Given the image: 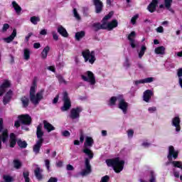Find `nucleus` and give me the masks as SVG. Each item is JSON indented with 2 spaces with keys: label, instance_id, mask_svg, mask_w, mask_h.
Instances as JSON below:
<instances>
[{
  "label": "nucleus",
  "instance_id": "nucleus-53",
  "mask_svg": "<svg viewBox=\"0 0 182 182\" xmlns=\"http://www.w3.org/2000/svg\"><path fill=\"white\" fill-rule=\"evenodd\" d=\"M156 32H158V33H163L164 28H163V26H159L156 28Z\"/></svg>",
  "mask_w": 182,
  "mask_h": 182
},
{
  "label": "nucleus",
  "instance_id": "nucleus-26",
  "mask_svg": "<svg viewBox=\"0 0 182 182\" xmlns=\"http://www.w3.org/2000/svg\"><path fill=\"white\" fill-rule=\"evenodd\" d=\"M11 97H12V91L9 90L6 92V94L4 97V99H3L4 105H6V103H8L11 100Z\"/></svg>",
  "mask_w": 182,
  "mask_h": 182
},
{
  "label": "nucleus",
  "instance_id": "nucleus-61",
  "mask_svg": "<svg viewBox=\"0 0 182 182\" xmlns=\"http://www.w3.org/2000/svg\"><path fill=\"white\" fill-rule=\"evenodd\" d=\"M33 48H35V49H39V48H41V43H34Z\"/></svg>",
  "mask_w": 182,
  "mask_h": 182
},
{
  "label": "nucleus",
  "instance_id": "nucleus-3",
  "mask_svg": "<svg viewBox=\"0 0 182 182\" xmlns=\"http://www.w3.org/2000/svg\"><path fill=\"white\" fill-rule=\"evenodd\" d=\"M93 143H95V141H93V138L90 136H87L85 138L83 153H85V154H86V156H87V157L90 160L93 159V152L92 151V150H90L89 147H92V146H93Z\"/></svg>",
  "mask_w": 182,
  "mask_h": 182
},
{
  "label": "nucleus",
  "instance_id": "nucleus-7",
  "mask_svg": "<svg viewBox=\"0 0 182 182\" xmlns=\"http://www.w3.org/2000/svg\"><path fill=\"white\" fill-rule=\"evenodd\" d=\"M82 80L87 82L92 86L96 85V77L92 71H87L82 75H81Z\"/></svg>",
  "mask_w": 182,
  "mask_h": 182
},
{
  "label": "nucleus",
  "instance_id": "nucleus-20",
  "mask_svg": "<svg viewBox=\"0 0 182 182\" xmlns=\"http://www.w3.org/2000/svg\"><path fill=\"white\" fill-rule=\"evenodd\" d=\"M43 143V139H38L36 141V144L33 146V151L36 154L39 153V150H41V147L42 146V144Z\"/></svg>",
  "mask_w": 182,
  "mask_h": 182
},
{
  "label": "nucleus",
  "instance_id": "nucleus-34",
  "mask_svg": "<svg viewBox=\"0 0 182 182\" xmlns=\"http://www.w3.org/2000/svg\"><path fill=\"white\" fill-rule=\"evenodd\" d=\"M146 50H147V47H146V46L144 45L141 46V49L138 53L139 59H141L143 58L144 53H146Z\"/></svg>",
  "mask_w": 182,
  "mask_h": 182
},
{
  "label": "nucleus",
  "instance_id": "nucleus-54",
  "mask_svg": "<svg viewBox=\"0 0 182 182\" xmlns=\"http://www.w3.org/2000/svg\"><path fill=\"white\" fill-rule=\"evenodd\" d=\"M2 129H4V119L0 118V133L2 132Z\"/></svg>",
  "mask_w": 182,
  "mask_h": 182
},
{
  "label": "nucleus",
  "instance_id": "nucleus-24",
  "mask_svg": "<svg viewBox=\"0 0 182 182\" xmlns=\"http://www.w3.org/2000/svg\"><path fill=\"white\" fill-rule=\"evenodd\" d=\"M154 80V77H147L142 80L135 81V85H140V83H151Z\"/></svg>",
  "mask_w": 182,
  "mask_h": 182
},
{
  "label": "nucleus",
  "instance_id": "nucleus-64",
  "mask_svg": "<svg viewBox=\"0 0 182 182\" xmlns=\"http://www.w3.org/2000/svg\"><path fill=\"white\" fill-rule=\"evenodd\" d=\"M63 164V163L60 161H59L56 163L57 167H62Z\"/></svg>",
  "mask_w": 182,
  "mask_h": 182
},
{
  "label": "nucleus",
  "instance_id": "nucleus-23",
  "mask_svg": "<svg viewBox=\"0 0 182 182\" xmlns=\"http://www.w3.org/2000/svg\"><path fill=\"white\" fill-rule=\"evenodd\" d=\"M151 96H153V92H151V90H146L144 92V102H149Z\"/></svg>",
  "mask_w": 182,
  "mask_h": 182
},
{
  "label": "nucleus",
  "instance_id": "nucleus-33",
  "mask_svg": "<svg viewBox=\"0 0 182 182\" xmlns=\"http://www.w3.org/2000/svg\"><path fill=\"white\" fill-rule=\"evenodd\" d=\"M15 144H16V136L12 133L10 134V147H15Z\"/></svg>",
  "mask_w": 182,
  "mask_h": 182
},
{
  "label": "nucleus",
  "instance_id": "nucleus-2",
  "mask_svg": "<svg viewBox=\"0 0 182 182\" xmlns=\"http://www.w3.org/2000/svg\"><path fill=\"white\" fill-rule=\"evenodd\" d=\"M106 164L109 167H113L115 173H120L123 171L124 167V161L120 158H115L114 159H107Z\"/></svg>",
  "mask_w": 182,
  "mask_h": 182
},
{
  "label": "nucleus",
  "instance_id": "nucleus-43",
  "mask_svg": "<svg viewBox=\"0 0 182 182\" xmlns=\"http://www.w3.org/2000/svg\"><path fill=\"white\" fill-rule=\"evenodd\" d=\"M172 165L173 167H177L178 168H181V170H182V162L181 161H173Z\"/></svg>",
  "mask_w": 182,
  "mask_h": 182
},
{
  "label": "nucleus",
  "instance_id": "nucleus-5",
  "mask_svg": "<svg viewBox=\"0 0 182 182\" xmlns=\"http://www.w3.org/2000/svg\"><path fill=\"white\" fill-rule=\"evenodd\" d=\"M18 120L16 121L14 123V127L18 129L21 127V123L22 124H26L29 126L32 122V119L29 117L28 114H22L18 117Z\"/></svg>",
  "mask_w": 182,
  "mask_h": 182
},
{
  "label": "nucleus",
  "instance_id": "nucleus-14",
  "mask_svg": "<svg viewBox=\"0 0 182 182\" xmlns=\"http://www.w3.org/2000/svg\"><path fill=\"white\" fill-rule=\"evenodd\" d=\"M128 41H129V43L131 45V47L134 48H136V46L137 43H136V41L134 40L136 38V32L132 31L131 33L128 35Z\"/></svg>",
  "mask_w": 182,
  "mask_h": 182
},
{
  "label": "nucleus",
  "instance_id": "nucleus-55",
  "mask_svg": "<svg viewBox=\"0 0 182 182\" xmlns=\"http://www.w3.org/2000/svg\"><path fill=\"white\" fill-rule=\"evenodd\" d=\"M151 144L149 143V141H144L143 143H142V146L144 147H150Z\"/></svg>",
  "mask_w": 182,
  "mask_h": 182
},
{
  "label": "nucleus",
  "instance_id": "nucleus-8",
  "mask_svg": "<svg viewBox=\"0 0 182 182\" xmlns=\"http://www.w3.org/2000/svg\"><path fill=\"white\" fill-rule=\"evenodd\" d=\"M118 107L123 112L124 114L127 113V107H129V104L126 102L122 95L118 96Z\"/></svg>",
  "mask_w": 182,
  "mask_h": 182
},
{
  "label": "nucleus",
  "instance_id": "nucleus-30",
  "mask_svg": "<svg viewBox=\"0 0 182 182\" xmlns=\"http://www.w3.org/2000/svg\"><path fill=\"white\" fill-rule=\"evenodd\" d=\"M37 137L38 139V140H41V139H43L42 138V136H43V132L42 131V124H39L37 127Z\"/></svg>",
  "mask_w": 182,
  "mask_h": 182
},
{
  "label": "nucleus",
  "instance_id": "nucleus-58",
  "mask_svg": "<svg viewBox=\"0 0 182 182\" xmlns=\"http://www.w3.org/2000/svg\"><path fill=\"white\" fill-rule=\"evenodd\" d=\"M67 170H68V171H72L73 170H75V168H73V166L68 164L67 165Z\"/></svg>",
  "mask_w": 182,
  "mask_h": 182
},
{
  "label": "nucleus",
  "instance_id": "nucleus-9",
  "mask_svg": "<svg viewBox=\"0 0 182 182\" xmlns=\"http://www.w3.org/2000/svg\"><path fill=\"white\" fill-rule=\"evenodd\" d=\"M64 104L61 107L62 112H66V110H69L70 109V106H72V103L70 102V99L68 96V92H63V99Z\"/></svg>",
  "mask_w": 182,
  "mask_h": 182
},
{
  "label": "nucleus",
  "instance_id": "nucleus-52",
  "mask_svg": "<svg viewBox=\"0 0 182 182\" xmlns=\"http://www.w3.org/2000/svg\"><path fill=\"white\" fill-rule=\"evenodd\" d=\"M52 35L54 41H58L59 39V36H58V33H56L55 31L52 32Z\"/></svg>",
  "mask_w": 182,
  "mask_h": 182
},
{
  "label": "nucleus",
  "instance_id": "nucleus-19",
  "mask_svg": "<svg viewBox=\"0 0 182 182\" xmlns=\"http://www.w3.org/2000/svg\"><path fill=\"white\" fill-rule=\"evenodd\" d=\"M36 170H34V174L37 178V180H42L43 178V175H42V173H43V170L41 169L39 166L36 165Z\"/></svg>",
  "mask_w": 182,
  "mask_h": 182
},
{
  "label": "nucleus",
  "instance_id": "nucleus-36",
  "mask_svg": "<svg viewBox=\"0 0 182 182\" xmlns=\"http://www.w3.org/2000/svg\"><path fill=\"white\" fill-rule=\"evenodd\" d=\"M23 58L25 60H29V59H31V50L29 49L28 48L24 49Z\"/></svg>",
  "mask_w": 182,
  "mask_h": 182
},
{
  "label": "nucleus",
  "instance_id": "nucleus-51",
  "mask_svg": "<svg viewBox=\"0 0 182 182\" xmlns=\"http://www.w3.org/2000/svg\"><path fill=\"white\" fill-rule=\"evenodd\" d=\"M130 62H129L127 60L124 62V68H125V69H129V68H130Z\"/></svg>",
  "mask_w": 182,
  "mask_h": 182
},
{
  "label": "nucleus",
  "instance_id": "nucleus-41",
  "mask_svg": "<svg viewBox=\"0 0 182 182\" xmlns=\"http://www.w3.org/2000/svg\"><path fill=\"white\" fill-rule=\"evenodd\" d=\"M14 166L15 168H21V166H22V163H21V161L18 160V159H15L14 161Z\"/></svg>",
  "mask_w": 182,
  "mask_h": 182
},
{
  "label": "nucleus",
  "instance_id": "nucleus-63",
  "mask_svg": "<svg viewBox=\"0 0 182 182\" xmlns=\"http://www.w3.org/2000/svg\"><path fill=\"white\" fill-rule=\"evenodd\" d=\"M48 70H50L51 72H55V66H49L47 68Z\"/></svg>",
  "mask_w": 182,
  "mask_h": 182
},
{
  "label": "nucleus",
  "instance_id": "nucleus-31",
  "mask_svg": "<svg viewBox=\"0 0 182 182\" xmlns=\"http://www.w3.org/2000/svg\"><path fill=\"white\" fill-rule=\"evenodd\" d=\"M11 4L13 8L16 11V13L19 15V14H21V11H22V8L20 7L19 4H18L16 1H12Z\"/></svg>",
  "mask_w": 182,
  "mask_h": 182
},
{
  "label": "nucleus",
  "instance_id": "nucleus-39",
  "mask_svg": "<svg viewBox=\"0 0 182 182\" xmlns=\"http://www.w3.org/2000/svg\"><path fill=\"white\" fill-rule=\"evenodd\" d=\"M85 36V31H80L75 33V38L77 41H80Z\"/></svg>",
  "mask_w": 182,
  "mask_h": 182
},
{
  "label": "nucleus",
  "instance_id": "nucleus-35",
  "mask_svg": "<svg viewBox=\"0 0 182 182\" xmlns=\"http://www.w3.org/2000/svg\"><path fill=\"white\" fill-rule=\"evenodd\" d=\"M21 100L23 105V107H28L29 105V98H28V97L24 96L21 98Z\"/></svg>",
  "mask_w": 182,
  "mask_h": 182
},
{
  "label": "nucleus",
  "instance_id": "nucleus-32",
  "mask_svg": "<svg viewBox=\"0 0 182 182\" xmlns=\"http://www.w3.org/2000/svg\"><path fill=\"white\" fill-rule=\"evenodd\" d=\"M165 52L166 48H164L163 46L155 48V53H156V55H164Z\"/></svg>",
  "mask_w": 182,
  "mask_h": 182
},
{
  "label": "nucleus",
  "instance_id": "nucleus-16",
  "mask_svg": "<svg viewBox=\"0 0 182 182\" xmlns=\"http://www.w3.org/2000/svg\"><path fill=\"white\" fill-rule=\"evenodd\" d=\"M9 138L8 129H4L1 136L0 135V149L2 147V141L3 143H6Z\"/></svg>",
  "mask_w": 182,
  "mask_h": 182
},
{
  "label": "nucleus",
  "instance_id": "nucleus-13",
  "mask_svg": "<svg viewBox=\"0 0 182 182\" xmlns=\"http://www.w3.org/2000/svg\"><path fill=\"white\" fill-rule=\"evenodd\" d=\"M8 87H11V81L9 80H4L0 86V96H2L5 92H6V89Z\"/></svg>",
  "mask_w": 182,
  "mask_h": 182
},
{
  "label": "nucleus",
  "instance_id": "nucleus-21",
  "mask_svg": "<svg viewBox=\"0 0 182 182\" xmlns=\"http://www.w3.org/2000/svg\"><path fill=\"white\" fill-rule=\"evenodd\" d=\"M172 126L176 127V132H180V118L178 117H176L172 119Z\"/></svg>",
  "mask_w": 182,
  "mask_h": 182
},
{
  "label": "nucleus",
  "instance_id": "nucleus-10",
  "mask_svg": "<svg viewBox=\"0 0 182 182\" xmlns=\"http://www.w3.org/2000/svg\"><path fill=\"white\" fill-rule=\"evenodd\" d=\"M92 172V168L90 166V161L89 159L85 158V168L82 170L80 172L81 176H87V174H90Z\"/></svg>",
  "mask_w": 182,
  "mask_h": 182
},
{
  "label": "nucleus",
  "instance_id": "nucleus-62",
  "mask_svg": "<svg viewBox=\"0 0 182 182\" xmlns=\"http://www.w3.org/2000/svg\"><path fill=\"white\" fill-rule=\"evenodd\" d=\"M48 182H58V178H50Z\"/></svg>",
  "mask_w": 182,
  "mask_h": 182
},
{
  "label": "nucleus",
  "instance_id": "nucleus-44",
  "mask_svg": "<svg viewBox=\"0 0 182 182\" xmlns=\"http://www.w3.org/2000/svg\"><path fill=\"white\" fill-rule=\"evenodd\" d=\"M4 180L5 182H11L14 181V178L9 175H5L4 176Z\"/></svg>",
  "mask_w": 182,
  "mask_h": 182
},
{
  "label": "nucleus",
  "instance_id": "nucleus-48",
  "mask_svg": "<svg viewBox=\"0 0 182 182\" xmlns=\"http://www.w3.org/2000/svg\"><path fill=\"white\" fill-rule=\"evenodd\" d=\"M73 14L75 18H76L77 21H80V16L79 15V14H77V11H76V9H74Z\"/></svg>",
  "mask_w": 182,
  "mask_h": 182
},
{
  "label": "nucleus",
  "instance_id": "nucleus-57",
  "mask_svg": "<svg viewBox=\"0 0 182 182\" xmlns=\"http://www.w3.org/2000/svg\"><path fill=\"white\" fill-rule=\"evenodd\" d=\"M47 34H48V30H46V29H42L40 31V35L45 36V35H47Z\"/></svg>",
  "mask_w": 182,
  "mask_h": 182
},
{
  "label": "nucleus",
  "instance_id": "nucleus-27",
  "mask_svg": "<svg viewBox=\"0 0 182 182\" xmlns=\"http://www.w3.org/2000/svg\"><path fill=\"white\" fill-rule=\"evenodd\" d=\"M58 33H60V35H61L64 38H68V31L65 28H63V26H59L58 28Z\"/></svg>",
  "mask_w": 182,
  "mask_h": 182
},
{
  "label": "nucleus",
  "instance_id": "nucleus-15",
  "mask_svg": "<svg viewBox=\"0 0 182 182\" xmlns=\"http://www.w3.org/2000/svg\"><path fill=\"white\" fill-rule=\"evenodd\" d=\"M82 112V107H78L71 109L70 117L71 119H79L80 113Z\"/></svg>",
  "mask_w": 182,
  "mask_h": 182
},
{
  "label": "nucleus",
  "instance_id": "nucleus-4",
  "mask_svg": "<svg viewBox=\"0 0 182 182\" xmlns=\"http://www.w3.org/2000/svg\"><path fill=\"white\" fill-rule=\"evenodd\" d=\"M112 15L113 14L109 13L103 18L104 28L105 29H107V31H112V29H114V28H117V25H119L117 20H112L110 22L108 21L109 19L112 18Z\"/></svg>",
  "mask_w": 182,
  "mask_h": 182
},
{
  "label": "nucleus",
  "instance_id": "nucleus-50",
  "mask_svg": "<svg viewBox=\"0 0 182 182\" xmlns=\"http://www.w3.org/2000/svg\"><path fill=\"white\" fill-rule=\"evenodd\" d=\"M8 29H9V24H8V23L4 24L3 28H2V32H6V31H8Z\"/></svg>",
  "mask_w": 182,
  "mask_h": 182
},
{
  "label": "nucleus",
  "instance_id": "nucleus-40",
  "mask_svg": "<svg viewBox=\"0 0 182 182\" xmlns=\"http://www.w3.org/2000/svg\"><path fill=\"white\" fill-rule=\"evenodd\" d=\"M31 23H33V25H38V22H39V21H41V18L38 16H32L30 19Z\"/></svg>",
  "mask_w": 182,
  "mask_h": 182
},
{
  "label": "nucleus",
  "instance_id": "nucleus-25",
  "mask_svg": "<svg viewBox=\"0 0 182 182\" xmlns=\"http://www.w3.org/2000/svg\"><path fill=\"white\" fill-rule=\"evenodd\" d=\"M104 25H105V21H103V18H102V24L100 23H95L92 24V28L95 31H99L100 29H105Z\"/></svg>",
  "mask_w": 182,
  "mask_h": 182
},
{
  "label": "nucleus",
  "instance_id": "nucleus-38",
  "mask_svg": "<svg viewBox=\"0 0 182 182\" xmlns=\"http://www.w3.org/2000/svg\"><path fill=\"white\" fill-rule=\"evenodd\" d=\"M49 50H50V48L49 46H46L41 53V56L43 59H46L48 58V53H49Z\"/></svg>",
  "mask_w": 182,
  "mask_h": 182
},
{
  "label": "nucleus",
  "instance_id": "nucleus-17",
  "mask_svg": "<svg viewBox=\"0 0 182 182\" xmlns=\"http://www.w3.org/2000/svg\"><path fill=\"white\" fill-rule=\"evenodd\" d=\"M93 4L95 6V11L97 14H100L103 9V3L100 0H93Z\"/></svg>",
  "mask_w": 182,
  "mask_h": 182
},
{
  "label": "nucleus",
  "instance_id": "nucleus-11",
  "mask_svg": "<svg viewBox=\"0 0 182 182\" xmlns=\"http://www.w3.org/2000/svg\"><path fill=\"white\" fill-rule=\"evenodd\" d=\"M178 157V151L174 150V146H171L168 148V159L169 161H171L173 159L176 160Z\"/></svg>",
  "mask_w": 182,
  "mask_h": 182
},
{
  "label": "nucleus",
  "instance_id": "nucleus-28",
  "mask_svg": "<svg viewBox=\"0 0 182 182\" xmlns=\"http://www.w3.org/2000/svg\"><path fill=\"white\" fill-rule=\"evenodd\" d=\"M16 36V30H14L11 35L7 38H4V42H6V43H10V42H12L14 39H15V37Z\"/></svg>",
  "mask_w": 182,
  "mask_h": 182
},
{
  "label": "nucleus",
  "instance_id": "nucleus-18",
  "mask_svg": "<svg viewBox=\"0 0 182 182\" xmlns=\"http://www.w3.org/2000/svg\"><path fill=\"white\" fill-rule=\"evenodd\" d=\"M171 4H173V0H164V4H161L159 8H166L170 12H173V9H171Z\"/></svg>",
  "mask_w": 182,
  "mask_h": 182
},
{
  "label": "nucleus",
  "instance_id": "nucleus-59",
  "mask_svg": "<svg viewBox=\"0 0 182 182\" xmlns=\"http://www.w3.org/2000/svg\"><path fill=\"white\" fill-rule=\"evenodd\" d=\"M63 136L68 137V136H70V133L68 131H64L63 132Z\"/></svg>",
  "mask_w": 182,
  "mask_h": 182
},
{
  "label": "nucleus",
  "instance_id": "nucleus-29",
  "mask_svg": "<svg viewBox=\"0 0 182 182\" xmlns=\"http://www.w3.org/2000/svg\"><path fill=\"white\" fill-rule=\"evenodd\" d=\"M43 123H44V129H46V130H47L48 133L55 130V127L49 122L44 121Z\"/></svg>",
  "mask_w": 182,
  "mask_h": 182
},
{
  "label": "nucleus",
  "instance_id": "nucleus-42",
  "mask_svg": "<svg viewBox=\"0 0 182 182\" xmlns=\"http://www.w3.org/2000/svg\"><path fill=\"white\" fill-rule=\"evenodd\" d=\"M18 146L19 147H21L22 149H25V147H26V146H28V144H26V142L25 141H21V140H18L17 141Z\"/></svg>",
  "mask_w": 182,
  "mask_h": 182
},
{
  "label": "nucleus",
  "instance_id": "nucleus-45",
  "mask_svg": "<svg viewBox=\"0 0 182 182\" xmlns=\"http://www.w3.org/2000/svg\"><path fill=\"white\" fill-rule=\"evenodd\" d=\"M23 176L25 178V181L26 182H29V171H25L23 173Z\"/></svg>",
  "mask_w": 182,
  "mask_h": 182
},
{
  "label": "nucleus",
  "instance_id": "nucleus-22",
  "mask_svg": "<svg viewBox=\"0 0 182 182\" xmlns=\"http://www.w3.org/2000/svg\"><path fill=\"white\" fill-rule=\"evenodd\" d=\"M157 4H159V0H153L147 7L148 11L151 13L154 12V11H156V6H157Z\"/></svg>",
  "mask_w": 182,
  "mask_h": 182
},
{
  "label": "nucleus",
  "instance_id": "nucleus-56",
  "mask_svg": "<svg viewBox=\"0 0 182 182\" xmlns=\"http://www.w3.org/2000/svg\"><path fill=\"white\" fill-rule=\"evenodd\" d=\"M156 110V107H151L148 109V112H149L150 113H154Z\"/></svg>",
  "mask_w": 182,
  "mask_h": 182
},
{
  "label": "nucleus",
  "instance_id": "nucleus-46",
  "mask_svg": "<svg viewBox=\"0 0 182 182\" xmlns=\"http://www.w3.org/2000/svg\"><path fill=\"white\" fill-rule=\"evenodd\" d=\"M137 19H139V14L134 15V16L131 18V23H132V25H135V24H136V21H137Z\"/></svg>",
  "mask_w": 182,
  "mask_h": 182
},
{
  "label": "nucleus",
  "instance_id": "nucleus-60",
  "mask_svg": "<svg viewBox=\"0 0 182 182\" xmlns=\"http://www.w3.org/2000/svg\"><path fill=\"white\" fill-rule=\"evenodd\" d=\"M57 77L60 83H63V82H65V80H63V77H62V75H57Z\"/></svg>",
  "mask_w": 182,
  "mask_h": 182
},
{
  "label": "nucleus",
  "instance_id": "nucleus-6",
  "mask_svg": "<svg viewBox=\"0 0 182 182\" xmlns=\"http://www.w3.org/2000/svg\"><path fill=\"white\" fill-rule=\"evenodd\" d=\"M82 55L85 59V62H89L90 65H93L96 61V56L95 55V51H91L89 50H84L82 52Z\"/></svg>",
  "mask_w": 182,
  "mask_h": 182
},
{
  "label": "nucleus",
  "instance_id": "nucleus-49",
  "mask_svg": "<svg viewBox=\"0 0 182 182\" xmlns=\"http://www.w3.org/2000/svg\"><path fill=\"white\" fill-rule=\"evenodd\" d=\"M127 134H128V137L129 139H132V137H133V134H134V131H133V129H129L127 131Z\"/></svg>",
  "mask_w": 182,
  "mask_h": 182
},
{
  "label": "nucleus",
  "instance_id": "nucleus-47",
  "mask_svg": "<svg viewBox=\"0 0 182 182\" xmlns=\"http://www.w3.org/2000/svg\"><path fill=\"white\" fill-rule=\"evenodd\" d=\"M45 164L48 171H50V161L48 159H46Z\"/></svg>",
  "mask_w": 182,
  "mask_h": 182
},
{
  "label": "nucleus",
  "instance_id": "nucleus-37",
  "mask_svg": "<svg viewBox=\"0 0 182 182\" xmlns=\"http://www.w3.org/2000/svg\"><path fill=\"white\" fill-rule=\"evenodd\" d=\"M116 102H119V97H112L108 102V105L114 106L116 105Z\"/></svg>",
  "mask_w": 182,
  "mask_h": 182
},
{
  "label": "nucleus",
  "instance_id": "nucleus-12",
  "mask_svg": "<svg viewBox=\"0 0 182 182\" xmlns=\"http://www.w3.org/2000/svg\"><path fill=\"white\" fill-rule=\"evenodd\" d=\"M140 182H156V173H154V171H150L146 177L140 179Z\"/></svg>",
  "mask_w": 182,
  "mask_h": 182
},
{
  "label": "nucleus",
  "instance_id": "nucleus-1",
  "mask_svg": "<svg viewBox=\"0 0 182 182\" xmlns=\"http://www.w3.org/2000/svg\"><path fill=\"white\" fill-rule=\"evenodd\" d=\"M36 82H33L30 89V100L31 103L35 105H39V102L43 99V94L45 93V90L41 89L36 94H35L36 92Z\"/></svg>",
  "mask_w": 182,
  "mask_h": 182
}]
</instances>
